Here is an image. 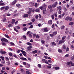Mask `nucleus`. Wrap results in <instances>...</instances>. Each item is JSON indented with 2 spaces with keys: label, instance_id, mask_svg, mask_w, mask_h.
<instances>
[{
  "label": "nucleus",
  "instance_id": "1",
  "mask_svg": "<svg viewBox=\"0 0 74 74\" xmlns=\"http://www.w3.org/2000/svg\"><path fill=\"white\" fill-rule=\"evenodd\" d=\"M1 40V41H4V42H8L9 41L8 40L4 38H2Z\"/></svg>",
  "mask_w": 74,
  "mask_h": 74
},
{
  "label": "nucleus",
  "instance_id": "2",
  "mask_svg": "<svg viewBox=\"0 0 74 74\" xmlns=\"http://www.w3.org/2000/svg\"><path fill=\"white\" fill-rule=\"evenodd\" d=\"M20 51L21 52H22V53H23V55H24V56H26V52H25L24 51L21 50H20Z\"/></svg>",
  "mask_w": 74,
  "mask_h": 74
},
{
  "label": "nucleus",
  "instance_id": "3",
  "mask_svg": "<svg viewBox=\"0 0 74 74\" xmlns=\"http://www.w3.org/2000/svg\"><path fill=\"white\" fill-rule=\"evenodd\" d=\"M42 61L43 62H45V63H46V64H49V63H48V61H47V60H46L44 59H42Z\"/></svg>",
  "mask_w": 74,
  "mask_h": 74
},
{
  "label": "nucleus",
  "instance_id": "4",
  "mask_svg": "<svg viewBox=\"0 0 74 74\" xmlns=\"http://www.w3.org/2000/svg\"><path fill=\"white\" fill-rule=\"evenodd\" d=\"M64 42L65 41H64L63 40H62V39L61 40L59 41L58 44H63V43H64Z\"/></svg>",
  "mask_w": 74,
  "mask_h": 74
},
{
  "label": "nucleus",
  "instance_id": "5",
  "mask_svg": "<svg viewBox=\"0 0 74 74\" xmlns=\"http://www.w3.org/2000/svg\"><path fill=\"white\" fill-rule=\"evenodd\" d=\"M37 50H35L31 52V53H33V54H35V53H37Z\"/></svg>",
  "mask_w": 74,
  "mask_h": 74
},
{
  "label": "nucleus",
  "instance_id": "6",
  "mask_svg": "<svg viewBox=\"0 0 74 74\" xmlns=\"http://www.w3.org/2000/svg\"><path fill=\"white\" fill-rule=\"evenodd\" d=\"M0 53L2 55H3L4 54H5V53H6V52H5V51H3L2 50H1L0 51Z\"/></svg>",
  "mask_w": 74,
  "mask_h": 74
},
{
  "label": "nucleus",
  "instance_id": "7",
  "mask_svg": "<svg viewBox=\"0 0 74 74\" xmlns=\"http://www.w3.org/2000/svg\"><path fill=\"white\" fill-rule=\"evenodd\" d=\"M16 2H17V0H15L14 1L12 2V5H14V4H16Z\"/></svg>",
  "mask_w": 74,
  "mask_h": 74
},
{
  "label": "nucleus",
  "instance_id": "8",
  "mask_svg": "<svg viewBox=\"0 0 74 74\" xmlns=\"http://www.w3.org/2000/svg\"><path fill=\"white\" fill-rule=\"evenodd\" d=\"M25 67L27 68H29L30 67V65L29 64L27 63V65L25 66Z\"/></svg>",
  "mask_w": 74,
  "mask_h": 74
},
{
  "label": "nucleus",
  "instance_id": "9",
  "mask_svg": "<svg viewBox=\"0 0 74 74\" xmlns=\"http://www.w3.org/2000/svg\"><path fill=\"white\" fill-rule=\"evenodd\" d=\"M48 23L49 24V25H52V20H50L49 21H48Z\"/></svg>",
  "mask_w": 74,
  "mask_h": 74
},
{
  "label": "nucleus",
  "instance_id": "10",
  "mask_svg": "<svg viewBox=\"0 0 74 74\" xmlns=\"http://www.w3.org/2000/svg\"><path fill=\"white\" fill-rule=\"evenodd\" d=\"M29 16V14H25L23 15V17L24 18H27V17H28Z\"/></svg>",
  "mask_w": 74,
  "mask_h": 74
},
{
  "label": "nucleus",
  "instance_id": "11",
  "mask_svg": "<svg viewBox=\"0 0 74 74\" xmlns=\"http://www.w3.org/2000/svg\"><path fill=\"white\" fill-rule=\"evenodd\" d=\"M43 30L45 32H48V30L47 28H45L43 29Z\"/></svg>",
  "mask_w": 74,
  "mask_h": 74
},
{
  "label": "nucleus",
  "instance_id": "12",
  "mask_svg": "<svg viewBox=\"0 0 74 74\" xmlns=\"http://www.w3.org/2000/svg\"><path fill=\"white\" fill-rule=\"evenodd\" d=\"M66 36H63L62 38V40H63L64 41H65V39H66Z\"/></svg>",
  "mask_w": 74,
  "mask_h": 74
},
{
  "label": "nucleus",
  "instance_id": "13",
  "mask_svg": "<svg viewBox=\"0 0 74 74\" xmlns=\"http://www.w3.org/2000/svg\"><path fill=\"white\" fill-rule=\"evenodd\" d=\"M15 20L14 19H13L12 20V24H14L15 23Z\"/></svg>",
  "mask_w": 74,
  "mask_h": 74
},
{
  "label": "nucleus",
  "instance_id": "14",
  "mask_svg": "<svg viewBox=\"0 0 74 74\" xmlns=\"http://www.w3.org/2000/svg\"><path fill=\"white\" fill-rule=\"evenodd\" d=\"M57 10H61V6H59L57 8Z\"/></svg>",
  "mask_w": 74,
  "mask_h": 74
},
{
  "label": "nucleus",
  "instance_id": "15",
  "mask_svg": "<svg viewBox=\"0 0 74 74\" xmlns=\"http://www.w3.org/2000/svg\"><path fill=\"white\" fill-rule=\"evenodd\" d=\"M62 48L64 49H66V46L65 45H63Z\"/></svg>",
  "mask_w": 74,
  "mask_h": 74
},
{
  "label": "nucleus",
  "instance_id": "16",
  "mask_svg": "<svg viewBox=\"0 0 74 74\" xmlns=\"http://www.w3.org/2000/svg\"><path fill=\"white\" fill-rule=\"evenodd\" d=\"M23 30L24 32H26V31L27 30V28L26 27H24L23 28Z\"/></svg>",
  "mask_w": 74,
  "mask_h": 74
},
{
  "label": "nucleus",
  "instance_id": "17",
  "mask_svg": "<svg viewBox=\"0 0 74 74\" xmlns=\"http://www.w3.org/2000/svg\"><path fill=\"white\" fill-rule=\"evenodd\" d=\"M60 69V68H59V67L58 66H56L55 67V69L56 70H59Z\"/></svg>",
  "mask_w": 74,
  "mask_h": 74
},
{
  "label": "nucleus",
  "instance_id": "18",
  "mask_svg": "<svg viewBox=\"0 0 74 74\" xmlns=\"http://www.w3.org/2000/svg\"><path fill=\"white\" fill-rule=\"evenodd\" d=\"M60 35H59L58 36V37L57 38V42H58V41H59V39H60Z\"/></svg>",
  "mask_w": 74,
  "mask_h": 74
},
{
  "label": "nucleus",
  "instance_id": "19",
  "mask_svg": "<svg viewBox=\"0 0 74 74\" xmlns=\"http://www.w3.org/2000/svg\"><path fill=\"white\" fill-rule=\"evenodd\" d=\"M57 33H58V32H57L56 31H55L53 32V34L54 36H55L57 34Z\"/></svg>",
  "mask_w": 74,
  "mask_h": 74
},
{
  "label": "nucleus",
  "instance_id": "20",
  "mask_svg": "<svg viewBox=\"0 0 74 74\" xmlns=\"http://www.w3.org/2000/svg\"><path fill=\"white\" fill-rule=\"evenodd\" d=\"M51 44L52 45L55 46L56 45V43L53 42H51Z\"/></svg>",
  "mask_w": 74,
  "mask_h": 74
},
{
  "label": "nucleus",
  "instance_id": "21",
  "mask_svg": "<svg viewBox=\"0 0 74 74\" xmlns=\"http://www.w3.org/2000/svg\"><path fill=\"white\" fill-rule=\"evenodd\" d=\"M5 37H6V38H10V36H8V35L7 34H5L4 35Z\"/></svg>",
  "mask_w": 74,
  "mask_h": 74
},
{
  "label": "nucleus",
  "instance_id": "22",
  "mask_svg": "<svg viewBox=\"0 0 74 74\" xmlns=\"http://www.w3.org/2000/svg\"><path fill=\"white\" fill-rule=\"evenodd\" d=\"M71 61L67 62H66V64H67V65H70V64H71Z\"/></svg>",
  "mask_w": 74,
  "mask_h": 74
},
{
  "label": "nucleus",
  "instance_id": "23",
  "mask_svg": "<svg viewBox=\"0 0 74 74\" xmlns=\"http://www.w3.org/2000/svg\"><path fill=\"white\" fill-rule=\"evenodd\" d=\"M9 9H10V8L8 6H6L5 8V10H9Z\"/></svg>",
  "mask_w": 74,
  "mask_h": 74
},
{
  "label": "nucleus",
  "instance_id": "24",
  "mask_svg": "<svg viewBox=\"0 0 74 74\" xmlns=\"http://www.w3.org/2000/svg\"><path fill=\"white\" fill-rule=\"evenodd\" d=\"M35 11L36 12H40V10L38 9H36Z\"/></svg>",
  "mask_w": 74,
  "mask_h": 74
},
{
  "label": "nucleus",
  "instance_id": "25",
  "mask_svg": "<svg viewBox=\"0 0 74 74\" xmlns=\"http://www.w3.org/2000/svg\"><path fill=\"white\" fill-rule=\"evenodd\" d=\"M43 10L42 11L43 13L44 14H45V11H46V9H43Z\"/></svg>",
  "mask_w": 74,
  "mask_h": 74
},
{
  "label": "nucleus",
  "instance_id": "26",
  "mask_svg": "<svg viewBox=\"0 0 74 74\" xmlns=\"http://www.w3.org/2000/svg\"><path fill=\"white\" fill-rule=\"evenodd\" d=\"M6 63L7 64V65H8V66L10 65V61L7 62H6Z\"/></svg>",
  "mask_w": 74,
  "mask_h": 74
},
{
  "label": "nucleus",
  "instance_id": "27",
  "mask_svg": "<svg viewBox=\"0 0 74 74\" xmlns=\"http://www.w3.org/2000/svg\"><path fill=\"white\" fill-rule=\"evenodd\" d=\"M64 27H65V26H64V25H62V26H61V29H64Z\"/></svg>",
  "mask_w": 74,
  "mask_h": 74
},
{
  "label": "nucleus",
  "instance_id": "28",
  "mask_svg": "<svg viewBox=\"0 0 74 74\" xmlns=\"http://www.w3.org/2000/svg\"><path fill=\"white\" fill-rule=\"evenodd\" d=\"M27 49H28V51H32V49H30V48H29V47H27Z\"/></svg>",
  "mask_w": 74,
  "mask_h": 74
},
{
  "label": "nucleus",
  "instance_id": "29",
  "mask_svg": "<svg viewBox=\"0 0 74 74\" xmlns=\"http://www.w3.org/2000/svg\"><path fill=\"white\" fill-rule=\"evenodd\" d=\"M69 16L66 17L65 18V20H66V21H68L69 20Z\"/></svg>",
  "mask_w": 74,
  "mask_h": 74
},
{
  "label": "nucleus",
  "instance_id": "30",
  "mask_svg": "<svg viewBox=\"0 0 74 74\" xmlns=\"http://www.w3.org/2000/svg\"><path fill=\"white\" fill-rule=\"evenodd\" d=\"M69 25H71V26H73V25H74V23L73 22H70V23Z\"/></svg>",
  "mask_w": 74,
  "mask_h": 74
},
{
  "label": "nucleus",
  "instance_id": "31",
  "mask_svg": "<svg viewBox=\"0 0 74 74\" xmlns=\"http://www.w3.org/2000/svg\"><path fill=\"white\" fill-rule=\"evenodd\" d=\"M56 5L54 3L52 5V7L53 8H55V7H56Z\"/></svg>",
  "mask_w": 74,
  "mask_h": 74
},
{
  "label": "nucleus",
  "instance_id": "32",
  "mask_svg": "<svg viewBox=\"0 0 74 74\" xmlns=\"http://www.w3.org/2000/svg\"><path fill=\"white\" fill-rule=\"evenodd\" d=\"M20 5H21L20 4H17L16 5V7H19Z\"/></svg>",
  "mask_w": 74,
  "mask_h": 74
},
{
  "label": "nucleus",
  "instance_id": "33",
  "mask_svg": "<svg viewBox=\"0 0 74 74\" xmlns=\"http://www.w3.org/2000/svg\"><path fill=\"white\" fill-rule=\"evenodd\" d=\"M5 61L4 60H3L1 62V63L3 64H5Z\"/></svg>",
  "mask_w": 74,
  "mask_h": 74
},
{
  "label": "nucleus",
  "instance_id": "34",
  "mask_svg": "<svg viewBox=\"0 0 74 74\" xmlns=\"http://www.w3.org/2000/svg\"><path fill=\"white\" fill-rule=\"evenodd\" d=\"M69 51V47H67L66 51V52H68Z\"/></svg>",
  "mask_w": 74,
  "mask_h": 74
},
{
  "label": "nucleus",
  "instance_id": "35",
  "mask_svg": "<svg viewBox=\"0 0 74 74\" xmlns=\"http://www.w3.org/2000/svg\"><path fill=\"white\" fill-rule=\"evenodd\" d=\"M26 44L27 45H32V44L31 43H30V42H27L26 43Z\"/></svg>",
  "mask_w": 74,
  "mask_h": 74
},
{
  "label": "nucleus",
  "instance_id": "36",
  "mask_svg": "<svg viewBox=\"0 0 74 74\" xmlns=\"http://www.w3.org/2000/svg\"><path fill=\"white\" fill-rule=\"evenodd\" d=\"M33 9L32 8H29V11L32 12V11Z\"/></svg>",
  "mask_w": 74,
  "mask_h": 74
},
{
  "label": "nucleus",
  "instance_id": "37",
  "mask_svg": "<svg viewBox=\"0 0 74 74\" xmlns=\"http://www.w3.org/2000/svg\"><path fill=\"white\" fill-rule=\"evenodd\" d=\"M12 26H13V25L10 24H9L8 26L9 27H12Z\"/></svg>",
  "mask_w": 74,
  "mask_h": 74
},
{
  "label": "nucleus",
  "instance_id": "38",
  "mask_svg": "<svg viewBox=\"0 0 74 74\" xmlns=\"http://www.w3.org/2000/svg\"><path fill=\"white\" fill-rule=\"evenodd\" d=\"M23 64L24 66H26V65L27 64V63L25 62H23Z\"/></svg>",
  "mask_w": 74,
  "mask_h": 74
},
{
  "label": "nucleus",
  "instance_id": "39",
  "mask_svg": "<svg viewBox=\"0 0 74 74\" xmlns=\"http://www.w3.org/2000/svg\"><path fill=\"white\" fill-rule=\"evenodd\" d=\"M71 66H74V63L73 62H71Z\"/></svg>",
  "mask_w": 74,
  "mask_h": 74
},
{
  "label": "nucleus",
  "instance_id": "40",
  "mask_svg": "<svg viewBox=\"0 0 74 74\" xmlns=\"http://www.w3.org/2000/svg\"><path fill=\"white\" fill-rule=\"evenodd\" d=\"M26 73L27 74H31V73L29 71H26Z\"/></svg>",
  "mask_w": 74,
  "mask_h": 74
},
{
  "label": "nucleus",
  "instance_id": "41",
  "mask_svg": "<svg viewBox=\"0 0 74 74\" xmlns=\"http://www.w3.org/2000/svg\"><path fill=\"white\" fill-rule=\"evenodd\" d=\"M48 8H49V9L52 8V5H49V6H48Z\"/></svg>",
  "mask_w": 74,
  "mask_h": 74
},
{
  "label": "nucleus",
  "instance_id": "42",
  "mask_svg": "<svg viewBox=\"0 0 74 74\" xmlns=\"http://www.w3.org/2000/svg\"><path fill=\"white\" fill-rule=\"evenodd\" d=\"M49 36L51 37H53V36H54V35H53V34H50Z\"/></svg>",
  "mask_w": 74,
  "mask_h": 74
},
{
  "label": "nucleus",
  "instance_id": "43",
  "mask_svg": "<svg viewBox=\"0 0 74 74\" xmlns=\"http://www.w3.org/2000/svg\"><path fill=\"white\" fill-rule=\"evenodd\" d=\"M58 14L61 15L62 14V12L60 10H59L58 11Z\"/></svg>",
  "mask_w": 74,
  "mask_h": 74
},
{
  "label": "nucleus",
  "instance_id": "44",
  "mask_svg": "<svg viewBox=\"0 0 74 74\" xmlns=\"http://www.w3.org/2000/svg\"><path fill=\"white\" fill-rule=\"evenodd\" d=\"M43 7V9H46V5H44Z\"/></svg>",
  "mask_w": 74,
  "mask_h": 74
},
{
  "label": "nucleus",
  "instance_id": "45",
  "mask_svg": "<svg viewBox=\"0 0 74 74\" xmlns=\"http://www.w3.org/2000/svg\"><path fill=\"white\" fill-rule=\"evenodd\" d=\"M58 52H59L60 53H61V52H62V50H61L60 49H59L58 50Z\"/></svg>",
  "mask_w": 74,
  "mask_h": 74
},
{
  "label": "nucleus",
  "instance_id": "46",
  "mask_svg": "<svg viewBox=\"0 0 74 74\" xmlns=\"http://www.w3.org/2000/svg\"><path fill=\"white\" fill-rule=\"evenodd\" d=\"M5 5V4L3 3H2L1 4L0 3V5Z\"/></svg>",
  "mask_w": 74,
  "mask_h": 74
},
{
  "label": "nucleus",
  "instance_id": "47",
  "mask_svg": "<svg viewBox=\"0 0 74 74\" xmlns=\"http://www.w3.org/2000/svg\"><path fill=\"white\" fill-rule=\"evenodd\" d=\"M2 44L4 46H5L6 45V44H5V42H2Z\"/></svg>",
  "mask_w": 74,
  "mask_h": 74
},
{
  "label": "nucleus",
  "instance_id": "48",
  "mask_svg": "<svg viewBox=\"0 0 74 74\" xmlns=\"http://www.w3.org/2000/svg\"><path fill=\"white\" fill-rule=\"evenodd\" d=\"M32 22H34L35 21V18H34L32 19L31 20Z\"/></svg>",
  "mask_w": 74,
  "mask_h": 74
},
{
  "label": "nucleus",
  "instance_id": "49",
  "mask_svg": "<svg viewBox=\"0 0 74 74\" xmlns=\"http://www.w3.org/2000/svg\"><path fill=\"white\" fill-rule=\"evenodd\" d=\"M51 17L52 19H54V15L53 14L51 15Z\"/></svg>",
  "mask_w": 74,
  "mask_h": 74
},
{
  "label": "nucleus",
  "instance_id": "50",
  "mask_svg": "<svg viewBox=\"0 0 74 74\" xmlns=\"http://www.w3.org/2000/svg\"><path fill=\"white\" fill-rule=\"evenodd\" d=\"M1 59H2V60H4V57L3 56H1L0 57Z\"/></svg>",
  "mask_w": 74,
  "mask_h": 74
},
{
  "label": "nucleus",
  "instance_id": "51",
  "mask_svg": "<svg viewBox=\"0 0 74 74\" xmlns=\"http://www.w3.org/2000/svg\"><path fill=\"white\" fill-rule=\"evenodd\" d=\"M38 67H39V68H41V64H38Z\"/></svg>",
  "mask_w": 74,
  "mask_h": 74
},
{
  "label": "nucleus",
  "instance_id": "52",
  "mask_svg": "<svg viewBox=\"0 0 74 74\" xmlns=\"http://www.w3.org/2000/svg\"><path fill=\"white\" fill-rule=\"evenodd\" d=\"M9 55L10 56H12V53H11V52L10 53H9Z\"/></svg>",
  "mask_w": 74,
  "mask_h": 74
},
{
  "label": "nucleus",
  "instance_id": "53",
  "mask_svg": "<svg viewBox=\"0 0 74 74\" xmlns=\"http://www.w3.org/2000/svg\"><path fill=\"white\" fill-rule=\"evenodd\" d=\"M41 42L42 43V44H44V42H45V41H44V40H41Z\"/></svg>",
  "mask_w": 74,
  "mask_h": 74
},
{
  "label": "nucleus",
  "instance_id": "54",
  "mask_svg": "<svg viewBox=\"0 0 74 74\" xmlns=\"http://www.w3.org/2000/svg\"><path fill=\"white\" fill-rule=\"evenodd\" d=\"M28 36L30 38H32V35L31 34H29V35H28Z\"/></svg>",
  "mask_w": 74,
  "mask_h": 74
},
{
  "label": "nucleus",
  "instance_id": "55",
  "mask_svg": "<svg viewBox=\"0 0 74 74\" xmlns=\"http://www.w3.org/2000/svg\"><path fill=\"white\" fill-rule=\"evenodd\" d=\"M74 59V56H73V57L71 58V60H73Z\"/></svg>",
  "mask_w": 74,
  "mask_h": 74
},
{
  "label": "nucleus",
  "instance_id": "56",
  "mask_svg": "<svg viewBox=\"0 0 74 74\" xmlns=\"http://www.w3.org/2000/svg\"><path fill=\"white\" fill-rule=\"evenodd\" d=\"M27 13L29 14V15H30V14H31V13H32V12H31L28 11L27 12Z\"/></svg>",
  "mask_w": 74,
  "mask_h": 74
},
{
  "label": "nucleus",
  "instance_id": "57",
  "mask_svg": "<svg viewBox=\"0 0 74 74\" xmlns=\"http://www.w3.org/2000/svg\"><path fill=\"white\" fill-rule=\"evenodd\" d=\"M14 31H15V32H18V30H17L16 28H14Z\"/></svg>",
  "mask_w": 74,
  "mask_h": 74
},
{
  "label": "nucleus",
  "instance_id": "58",
  "mask_svg": "<svg viewBox=\"0 0 74 74\" xmlns=\"http://www.w3.org/2000/svg\"><path fill=\"white\" fill-rule=\"evenodd\" d=\"M64 11L65 12H66V11H67V9H66V7H64Z\"/></svg>",
  "mask_w": 74,
  "mask_h": 74
},
{
  "label": "nucleus",
  "instance_id": "59",
  "mask_svg": "<svg viewBox=\"0 0 74 74\" xmlns=\"http://www.w3.org/2000/svg\"><path fill=\"white\" fill-rule=\"evenodd\" d=\"M16 29H20V27L18 26H16Z\"/></svg>",
  "mask_w": 74,
  "mask_h": 74
},
{
  "label": "nucleus",
  "instance_id": "60",
  "mask_svg": "<svg viewBox=\"0 0 74 74\" xmlns=\"http://www.w3.org/2000/svg\"><path fill=\"white\" fill-rule=\"evenodd\" d=\"M39 16L38 15H37L36 16H35V18H36V19H38V18Z\"/></svg>",
  "mask_w": 74,
  "mask_h": 74
},
{
  "label": "nucleus",
  "instance_id": "61",
  "mask_svg": "<svg viewBox=\"0 0 74 74\" xmlns=\"http://www.w3.org/2000/svg\"><path fill=\"white\" fill-rule=\"evenodd\" d=\"M69 20L70 21H72V18H71V17H69Z\"/></svg>",
  "mask_w": 74,
  "mask_h": 74
},
{
  "label": "nucleus",
  "instance_id": "62",
  "mask_svg": "<svg viewBox=\"0 0 74 74\" xmlns=\"http://www.w3.org/2000/svg\"><path fill=\"white\" fill-rule=\"evenodd\" d=\"M10 44H11V45H15L14 43L12 42H10Z\"/></svg>",
  "mask_w": 74,
  "mask_h": 74
},
{
  "label": "nucleus",
  "instance_id": "63",
  "mask_svg": "<svg viewBox=\"0 0 74 74\" xmlns=\"http://www.w3.org/2000/svg\"><path fill=\"white\" fill-rule=\"evenodd\" d=\"M23 38H25V39H26V36H25V35L23 36Z\"/></svg>",
  "mask_w": 74,
  "mask_h": 74
},
{
  "label": "nucleus",
  "instance_id": "64",
  "mask_svg": "<svg viewBox=\"0 0 74 74\" xmlns=\"http://www.w3.org/2000/svg\"><path fill=\"white\" fill-rule=\"evenodd\" d=\"M32 23H33L31 22L30 23H28V25H32Z\"/></svg>",
  "mask_w": 74,
  "mask_h": 74
}]
</instances>
